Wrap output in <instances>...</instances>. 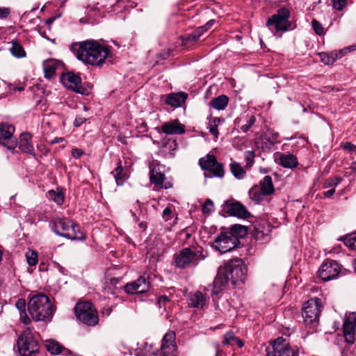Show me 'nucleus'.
I'll use <instances>...</instances> for the list:
<instances>
[{
	"instance_id": "nucleus-1",
	"label": "nucleus",
	"mask_w": 356,
	"mask_h": 356,
	"mask_svg": "<svg viewBox=\"0 0 356 356\" xmlns=\"http://www.w3.org/2000/svg\"><path fill=\"white\" fill-rule=\"evenodd\" d=\"M76 56L78 60L92 66H102L111 56V49L95 40H86L74 44Z\"/></svg>"
},
{
	"instance_id": "nucleus-2",
	"label": "nucleus",
	"mask_w": 356,
	"mask_h": 356,
	"mask_svg": "<svg viewBox=\"0 0 356 356\" xmlns=\"http://www.w3.org/2000/svg\"><path fill=\"white\" fill-rule=\"evenodd\" d=\"M28 310L31 317L35 321H49L54 312L49 297L43 293L30 296Z\"/></svg>"
},
{
	"instance_id": "nucleus-3",
	"label": "nucleus",
	"mask_w": 356,
	"mask_h": 356,
	"mask_svg": "<svg viewBox=\"0 0 356 356\" xmlns=\"http://www.w3.org/2000/svg\"><path fill=\"white\" fill-rule=\"evenodd\" d=\"M246 268L241 259H234L226 263L222 268H220L215 280V284H226L232 281L233 284L237 282H243L245 278Z\"/></svg>"
},
{
	"instance_id": "nucleus-4",
	"label": "nucleus",
	"mask_w": 356,
	"mask_h": 356,
	"mask_svg": "<svg viewBox=\"0 0 356 356\" xmlns=\"http://www.w3.org/2000/svg\"><path fill=\"white\" fill-rule=\"evenodd\" d=\"M204 258L201 248H185L174 255V261L176 267L187 268L197 266Z\"/></svg>"
},
{
	"instance_id": "nucleus-5",
	"label": "nucleus",
	"mask_w": 356,
	"mask_h": 356,
	"mask_svg": "<svg viewBox=\"0 0 356 356\" xmlns=\"http://www.w3.org/2000/svg\"><path fill=\"white\" fill-rule=\"evenodd\" d=\"M53 231L58 236L72 241H83V234L80 232L78 226L65 218H57L54 221Z\"/></svg>"
},
{
	"instance_id": "nucleus-6",
	"label": "nucleus",
	"mask_w": 356,
	"mask_h": 356,
	"mask_svg": "<svg viewBox=\"0 0 356 356\" xmlns=\"http://www.w3.org/2000/svg\"><path fill=\"white\" fill-rule=\"evenodd\" d=\"M322 308V302L319 298H312L305 302L302 312L305 324L312 327H316L318 323Z\"/></svg>"
},
{
	"instance_id": "nucleus-7",
	"label": "nucleus",
	"mask_w": 356,
	"mask_h": 356,
	"mask_svg": "<svg viewBox=\"0 0 356 356\" xmlns=\"http://www.w3.org/2000/svg\"><path fill=\"white\" fill-rule=\"evenodd\" d=\"M19 352L22 356H31L38 353L40 346L32 330L27 327L17 340Z\"/></svg>"
},
{
	"instance_id": "nucleus-8",
	"label": "nucleus",
	"mask_w": 356,
	"mask_h": 356,
	"mask_svg": "<svg viewBox=\"0 0 356 356\" xmlns=\"http://www.w3.org/2000/svg\"><path fill=\"white\" fill-rule=\"evenodd\" d=\"M199 165L204 170L205 178H222L225 175L223 165L217 161L214 155L207 154L200 159Z\"/></svg>"
},
{
	"instance_id": "nucleus-9",
	"label": "nucleus",
	"mask_w": 356,
	"mask_h": 356,
	"mask_svg": "<svg viewBox=\"0 0 356 356\" xmlns=\"http://www.w3.org/2000/svg\"><path fill=\"white\" fill-rule=\"evenodd\" d=\"M74 312L76 318L87 325L94 326L98 323L97 312L89 302L77 303L74 307Z\"/></svg>"
},
{
	"instance_id": "nucleus-10",
	"label": "nucleus",
	"mask_w": 356,
	"mask_h": 356,
	"mask_svg": "<svg viewBox=\"0 0 356 356\" xmlns=\"http://www.w3.org/2000/svg\"><path fill=\"white\" fill-rule=\"evenodd\" d=\"M266 356H298L296 346H291L283 337L275 339L271 346L266 348Z\"/></svg>"
},
{
	"instance_id": "nucleus-11",
	"label": "nucleus",
	"mask_w": 356,
	"mask_h": 356,
	"mask_svg": "<svg viewBox=\"0 0 356 356\" xmlns=\"http://www.w3.org/2000/svg\"><path fill=\"white\" fill-rule=\"evenodd\" d=\"M289 17V10L285 8H280L277 14L269 18L267 26L275 33V35H278L280 32L288 30L290 26Z\"/></svg>"
},
{
	"instance_id": "nucleus-12",
	"label": "nucleus",
	"mask_w": 356,
	"mask_h": 356,
	"mask_svg": "<svg viewBox=\"0 0 356 356\" xmlns=\"http://www.w3.org/2000/svg\"><path fill=\"white\" fill-rule=\"evenodd\" d=\"M239 241L229 232H221L213 242L211 246L220 253L231 251L237 247Z\"/></svg>"
},
{
	"instance_id": "nucleus-13",
	"label": "nucleus",
	"mask_w": 356,
	"mask_h": 356,
	"mask_svg": "<svg viewBox=\"0 0 356 356\" xmlns=\"http://www.w3.org/2000/svg\"><path fill=\"white\" fill-rule=\"evenodd\" d=\"M341 272V267L334 260L326 259L318 270V275L322 280L326 282L335 279Z\"/></svg>"
},
{
	"instance_id": "nucleus-14",
	"label": "nucleus",
	"mask_w": 356,
	"mask_h": 356,
	"mask_svg": "<svg viewBox=\"0 0 356 356\" xmlns=\"http://www.w3.org/2000/svg\"><path fill=\"white\" fill-rule=\"evenodd\" d=\"M150 287L149 282L145 275L140 276L137 280L128 283L124 286V290L129 293H143L147 292Z\"/></svg>"
},
{
	"instance_id": "nucleus-15",
	"label": "nucleus",
	"mask_w": 356,
	"mask_h": 356,
	"mask_svg": "<svg viewBox=\"0 0 356 356\" xmlns=\"http://www.w3.org/2000/svg\"><path fill=\"white\" fill-rule=\"evenodd\" d=\"M60 81L65 87L80 92L81 79L79 76L73 72H67L61 76Z\"/></svg>"
},
{
	"instance_id": "nucleus-16",
	"label": "nucleus",
	"mask_w": 356,
	"mask_h": 356,
	"mask_svg": "<svg viewBox=\"0 0 356 356\" xmlns=\"http://www.w3.org/2000/svg\"><path fill=\"white\" fill-rule=\"evenodd\" d=\"M175 334L174 332H167L163 338L161 346V354L163 356H173L172 353L175 350Z\"/></svg>"
},
{
	"instance_id": "nucleus-17",
	"label": "nucleus",
	"mask_w": 356,
	"mask_h": 356,
	"mask_svg": "<svg viewBox=\"0 0 356 356\" xmlns=\"http://www.w3.org/2000/svg\"><path fill=\"white\" fill-rule=\"evenodd\" d=\"M228 212L231 216L243 219L248 218L250 216L245 206L239 202L230 204L228 207Z\"/></svg>"
},
{
	"instance_id": "nucleus-18",
	"label": "nucleus",
	"mask_w": 356,
	"mask_h": 356,
	"mask_svg": "<svg viewBox=\"0 0 356 356\" xmlns=\"http://www.w3.org/2000/svg\"><path fill=\"white\" fill-rule=\"evenodd\" d=\"M187 97L188 95L183 92L170 93L166 96L165 102L172 107L177 108L181 106L186 101Z\"/></svg>"
},
{
	"instance_id": "nucleus-19",
	"label": "nucleus",
	"mask_w": 356,
	"mask_h": 356,
	"mask_svg": "<svg viewBox=\"0 0 356 356\" xmlns=\"http://www.w3.org/2000/svg\"><path fill=\"white\" fill-rule=\"evenodd\" d=\"M276 160L280 165L286 168L293 169L298 164L296 156L292 154H279Z\"/></svg>"
},
{
	"instance_id": "nucleus-20",
	"label": "nucleus",
	"mask_w": 356,
	"mask_h": 356,
	"mask_svg": "<svg viewBox=\"0 0 356 356\" xmlns=\"http://www.w3.org/2000/svg\"><path fill=\"white\" fill-rule=\"evenodd\" d=\"M19 149L25 153L34 155V148L31 143V135L28 133H23L20 136L19 142Z\"/></svg>"
},
{
	"instance_id": "nucleus-21",
	"label": "nucleus",
	"mask_w": 356,
	"mask_h": 356,
	"mask_svg": "<svg viewBox=\"0 0 356 356\" xmlns=\"http://www.w3.org/2000/svg\"><path fill=\"white\" fill-rule=\"evenodd\" d=\"M60 66V63L55 59L46 60L43 63V68L45 77L51 79L56 74L58 67Z\"/></svg>"
},
{
	"instance_id": "nucleus-22",
	"label": "nucleus",
	"mask_w": 356,
	"mask_h": 356,
	"mask_svg": "<svg viewBox=\"0 0 356 356\" xmlns=\"http://www.w3.org/2000/svg\"><path fill=\"white\" fill-rule=\"evenodd\" d=\"M161 129L163 133L168 135L181 134L185 131L184 127L176 122L164 123Z\"/></svg>"
},
{
	"instance_id": "nucleus-23",
	"label": "nucleus",
	"mask_w": 356,
	"mask_h": 356,
	"mask_svg": "<svg viewBox=\"0 0 356 356\" xmlns=\"http://www.w3.org/2000/svg\"><path fill=\"white\" fill-rule=\"evenodd\" d=\"M188 305L192 307L202 308L205 304V298L201 292L191 293L188 298Z\"/></svg>"
},
{
	"instance_id": "nucleus-24",
	"label": "nucleus",
	"mask_w": 356,
	"mask_h": 356,
	"mask_svg": "<svg viewBox=\"0 0 356 356\" xmlns=\"http://www.w3.org/2000/svg\"><path fill=\"white\" fill-rule=\"evenodd\" d=\"M250 198L257 203L263 202L269 195L258 185L254 186L249 191Z\"/></svg>"
},
{
	"instance_id": "nucleus-25",
	"label": "nucleus",
	"mask_w": 356,
	"mask_h": 356,
	"mask_svg": "<svg viewBox=\"0 0 356 356\" xmlns=\"http://www.w3.org/2000/svg\"><path fill=\"white\" fill-rule=\"evenodd\" d=\"M165 179V176L161 172H159L154 169H152L150 172V181L154 184V185L164 188H168L170 186L167 185H163Z\"/></svg>"
},
{
	"instance_id": "nucleus-26",
	"label": "nucleus",
	"mask_w": 356,
	"mask_h": 356,
	"mask_svg": "<svg viewBox=\"0 0 356 356\" xmlns=\"http://www.w3.org/2000/svg\"><path fill=\"white\" fill-rule=\"evenodd\" d=\"M15 307L19 312L21 321L25 325H29L31 323V318L29 317L25 311V300L24 299H19L15 303Z\"/></svg>"
},
{
	"instance_id": "nucleus-27",
	"label": "nucleus",
	"mask_w": 356,
	"mask_h": 356,
	"mask_svg": "<svg viewBox=\"0 0 356 356\" xmlns=\"http://www.w3.org/2000/svg\"><path fill=\"white\" fill-rule=\"evenodd\" d=\"M223 345L225 346H237L238 348H242L244 346V343L240 339L236 337L233 332H228L225 335L224 340L222 341Z\"/></svg>"
},
{
	"instance_id": "nucleus-28",
	"label": "nucleus",
	"mask_w": 356,
	"mask_h": 356,
	"mask_svg": "<svg viewBox=\"0 0 356 356\" xmlns=\"http://www.w3.org/2000/svg\"><path fill=\"white\" fill-rule=\"evenodd\" d=\"M229 102V99L225 95H220L216 98H213L210 102V105L215 109L220 111L225 108L227 106Z\"/></svg>"
},
{
	"instance_id": "nucleus-29",
	"label": "nucleus",
	"mask_w": 356,
	"mask_h": 356,
	"mask_svg": "<svg viewBox=\"0 0 356 356\" xmlns=\"http://www.w3.org/2000/svg\"><path fill=\"white\" fill-rule=\"evenodd\" d=\"M319 56L321 61L325 65L332 64L337 59L341 58L339 51L332 53L323 52L321 53Z\"/></svg>"
},
{
	"instance_id": "nucleus-30",
	"label": "nucleus",
	"mask_w": 356,
	"mask_h": 356,
	"mask_svg": "<svg viewBox=\"0 0 356 356\" xmlns=\"http://www.w3.org/2000/svg\"><path fill=\"white\" fill-rule=\"evenodd\" d=\"M260 186L267 194L270 195L274 192V186L273 184L272 178L266 175L264 178L259 182L258 185Z\"/></svg>"
},
{
	"instance_id": "nucleus-31",
	"label": "nucleus",
	"mask_w": 356,
	"mask_h": 356,
	"mask_svg": "<svg viewBox=\"0 0 356 356\" xmlns=\"http://www.w3.org/2000/svg\"><path fill=\"white\" fill-rule=\"evenodd\" d=\"M222 121L219 118H209V122L207 128L209 130V132L211 135H213L216 138L218 137L219 132L218 130V125Z\"/></svg>"
},
{
	"instance_id": "nucleus-32",
	"label": "nucleus",
	"mask_w": 356,
	"mask_h": 356,
	"mask_svg": "<svg viewBox=\"0 0 356 356\" xmlns=\"http://www.w3.org/2000/svg\"><path fill=\"white\" fill-rule=\"evenodd\" d=\"M230 170L232 175L238 179L244 178L245 170L243 168L240 163L237 162H232L230 163Z\"/></svg>"
},
{
	"instance_id": "nucleus-33",
	"label": "nucleus",
	"mask_w": 356,
	"mask_h": 356,
	"mask_svg": "<svg viewBox=\"0 0 356 356\" xmlns=\"http://www.w3.org/2000/svg\"><path fill=\"white\" fill-rule=\"evenodd\" d=\"M12 46L10 51L14 56L17 58H23L26 56L25 51L22 46L17 41H12Z\"/></svg>"
},
{
	"instance_id": "nucleus-34",
	"label": "nucleus",
	"mask_w": 356,
	"mask_h": 356,
	"mask_svg": "<svg viewBox=\"0 0 356 356\" xmlns=\"http://www.w3.org/2000/svg\"><path fill=\"white\" fill-rule=\"evenodd\" d=\"M229 232L232 233L233 236H236L238 240V238H243L248 234V229L241 225H234L231 227V232Z\"/></svg>"
},
{
	"instance_id": "nucleus-35",
	"label": "nucleus",
	"mask_w": 356,
	"mask_h": 356,
	"mask_svg": "<svg viewBox=\"0 0 356 356\" xmlns=\"http://www.w3.org/2000/svg\"><path fill=\"white\" fill-rule=\"evenodd\" d=\"M158 350L152 345L146 344L137 353V356H156Z\"/></svg>"
},
{
	"instance_id": "nucleus-36",
	"label": "nucleus",
	"mask_w": 356,
	"mask_h": 356,
	"mask_svg": "<svg viewBox=\"0 0 356 356\" xmlns=\"http://www.w3.org/2000/svg\"><path fill=\"white\" fill-rule=\"evenodd\" d=\"M46 348L51 354H59L63 350V347L58 342L54 341H47Z\"/></svg>"
},
{
	"instance_id": "nucleus-37",
	"label": "nucleus",
	"mask_w": 356,
	"mask_h": 356,
	"mask_svg": "<svg viewBox=\"0 0 356 356\" xmlns=\"http://www.w3.org/2000/svg\"><path fill=\"white\" fill-rule=\"evenodd\" d=\"M49 196L57 204L60 205L64 202V195L61 192H57L54 190L49 191Z\"/></svg>"
},
{
	"instance_id": "nucleus-38",
	"label": "nucleus",
	"mask_w": 356,
	"mask_h": 356,
	"mask_svg": "<svg viewBox=\"0 0 356 356\" xmlns=\"http://www.w3.org/2000/svg\"><path fill=\"white\" fill-rule=\"evenodd\" d=\"M112 173L113 174L117 185H122L124 180V175L123 168L120 165V163H119V165Z\"/></svg>"
},
{
	"instance_id": "nucleus-39",
	"label": "nucleus",
	"mask_w": 356,
	"mask_h": 356,
	"mask_svg": "<svg viewBox=\"0 0 356 356\" xmlns=\"http://www.w3.org/2000/svg\"><path fill=\"white\" fill-rule=\"evenodd\" d=\"M255 153L254 151H248L245 153V160L246 162L245 168L250 169L254 164Z\"/></svg>"
},
{
	"instance_id": "nucleus-40",
	"label": "nucleus",
	"mask_w": 356,
	"mask_h": 356,
	"mask_svg": "<svg viewBox=\"0 0 356 356\" xmlns=\"http://www.w3.org/2000/svg\"><path fill=\"white\" fill-rule=\"evenodd\" d=\"M26 258L30 266H35L38 262V254L35 251H29L26 252Z\"/></svg>"
},
{
	"instance_id": "nucleus-41",
	"label": "nucleus",
	"mask_w": 356,
	"mask_h": 356,
	"mask_svg": "<svg viewBox=\"0 0 356 356\" xmlns=\"http://www.w3.org/2000/svg\"><path fill=\"white\" fill-rule=\"evenodd\" d=\"M214 210V205L210 199H207L202 206V212L204 214L209 215Z\"/></svg>"
},
{
	"instance_id": "nucleus-42",
	"label": "nucleus",
	"mask_w": 356,
	"mask_h": 356,
	"mask_svg": "<svg viewBox=\"0 0 356 356\" xmlns=\"http://www.w3.org/2000/svg\"><path fill=\"white\" fill-rule=\"evenodd\" d=\"M341 181V178L339 177H335L332 179H329L325 181L324 185L325 187H332V188H334L338 186L339 184H340Z\"/></svg>"
},
{
	"instance_id": "nucleus-43",
	"label": "nucleus",
	"mask_w": 356,
	"mask_h": 356,
	"mask_svg": "<svg viewBox=\"0 0 356 356\" xmlns=\"http://www.w3.org/2000/svg\"><path fill=\"white\" fill-rule=\"evenodd\" d=\"M312 24L313 29L317 35H321L324 34V29L319 22H318L316 19H313Z\"/></svg>"
},
{
	"instance_id": "nucleus-44",
	"label": "nucleus",
	"mask_w": 356,
	"mask_h": 356,
	"mask_svg": "<svg viewBox=\"0 0 356 356\" xmlns=\"http://www.w3.org/2000/svg\"><path fill=\"white\" fill-rule=\"evenodd\" d=\"M256 121L255 117L253 115H251L249 119L247 120V122L245 124H243L241 127V130L243 133H246L250 127L254 124Z\"/></svg>"
},
{
	"instance_id": "nucleus-45",
	"label": "nucleus",
	"mask_w": 356,
	"mask_h": 356,
	"mask_svg": "<svg viewBox=\"0 0 356 356\" xmlns=\"http://www.w3.org/2000/svg\"><path fill=\"white\" fill-rule=\"evenodd\" d=\"M344 243L351 249H356V233L353 236L346 238L344 240Z\"/></svg>"
},
{
	"instance_id": "nucleus-46",
	"label": "nucleus",
	"mask_w": 356,
	"mask_h": 356,
	"mask_svg": "<svg viewBox=\"0 0 356 356\" xmlns=\"http://www.w3.org/2000/svg\"><path fill=\"white\" fill-rule=\"evenodd\" d=\"M347 3V0H332V6L337 10H343Z\"/></svg>"
},
{
	"instance_id": "nucleus-47",
	"label": "nucleus",
	"mask_w": 356,
	"mask_h": 356,
	"mask_svg": "<svg viewBox=\"0 0 356 356\" xmlns=\"http://www.w3.org/2000/svg\"><path fill=\"white\" fill-rule=\"evenodd\" d=\"M174 215L170 207H166L162 213V218L165 222H168L173 218Z\"/></svg>"
},
{
	"instance_id": "nucleus-48",
	"label": "nucleus",
	"mask_w": 356,
	"mask_h": 356,
	"mask_svg": "<svg viewBox=\"0 0 356 356\" xmlns=\"http://www.w3.org/2000/svg\"><path fill=\"white\" fill-rule=\"evenodd\" d=\"M199 38H200V37L197 36V35L195 34V33L193 32V33L187 35L184 38H183V41L185 42H189V41L196 42V41L198 40Z\"/></svg>"
},
{
	"instance_id": "nucleus-49",
	"label": "nucleus",
	"mask_w": 356,
	"mask_h": 356,
	"mask_svg": "<svg viewBox=\"0 0 356 356\" xmlns=\"http://www.w3.org/2000/svg\"><path fill=\"white\" fill-rule=\"evenodd\" d=\"M10 14V8L7 7H0V19H6Z\"/></svg>"
},
{
	"instance_id": "nucleus-50",
	"label": "nucleus",
	"mask_w": 356,
	"mask_h": 356,
	"mask_svg": "<svg viewBox=\"0 0 356 356\" xmlns=\"http://www.w3.org/2000/svg\"><path fill=\"white\" fill-rule=\"evenodd\" d=\"M169 302V298L166 296H162L159 297L158 300V305L160 308L163 307L164 309L166 308V304Z\"/></svg>"
},
{
	"instance_id": "nucleus-51",
	"label": "nucleus",
	"mask_w": 356,
	"mask_h": 356,
	"mask_svg": "<svg viewBox=\"0 0 356 356\" xmlns=\"http://www.w3.org/2000/svg\"><path fill=\"white\" fill-rule=\"evenodd\" d=\"M84 154L81 149L74 148L72 149V155L75 159H79Z\"/></svg>"
},
{
	"instance_id": "nucleus-52",
	"label": "nucleus",
	"mask_w": 356,
	"mask_h": 356,
	"mask_svg": "<svg viewBox=\"0 0 356 356\" xmlns=\"http://www.w3.org/2000/svg\"><path fill=\"white\" fill-rule=\"evenodd\" d=\"M356 49V46L355 45H351L350 47H346V48H343L342 49H340L339 50V57H343V51H353Z\"/></svg>"
},
{
	"instance_id": "nucleus-53",
	"label": "nucleus",
	"mask_w": 356,
	"mask_h": 356,
	"mask_svg": "<svg viewBox=\"0 0 356 356\" xmlns=\"http://www.w3.org/2000/svg\"><path fill=\"white\" fill-rule=\"evenodd\" d=\"M343 148L350 152H355L356 150V146L350 143H346L343 145Z\"/></svg>"
},
{
	"instance_id": "nucleus-54",
	"label": "nucleus",
	"mask_w": 356,
	"mask_h": 356,
	"mask_svg": "<svg viewBox=\"0 0 356 356\" xmlns=\"http://www.w3.org/2000/svg\"><path fill=\"white\" fill-rule=\"evenodd\" d=\"M86 118H81V117H76L74 122V126L76 127H79L81 126L84 122L86 121Z\"/></svg>"
},
{
	"instance_id": "nucleus-55",
	"label": "nucleus",
	"mask_w": 356,
	"mask_h": 356,
	"mask_svg": "<svg viewBox=\"0 0 356 356\" xmlns=\"http://www.w3.org/2000/svg\"><path fill=\"white\" fill-rule=\"evenodd\" d=\"M335 192V189L334 188H331L330 190L327 191H325L324 193V197H330L333 195V194Z\"/></svg>"
},
{
	"instance_id": "nucleus-56",
	"label": "nucleus",
	"mask_w": 356,
	"mask_h": 356,
	"mask_svg": "<svg viewBox=\"0 0 356 356\" xmlns=\"http://www.w3.org/2000/svg\"><path fill=\"white\" fill-rule=\"evenodd\" d=\"M130 3L129 0H118L117 5L119 6H127Z\"/></svg>"
},
{
	"instance_id": "nucleus-57",
	"label": "nucleus",
	"mask_w": 356,
	"mask_h": 356,
	"mask_svg": "<svg viewBox=\"0 0 356 356\" xmlns=\"http://www.w3.org/2000/svg\"><path fill=\"white\" fill-rule=\"evenodd\" d=\"M278 134L275 133L272 134V143L277 142Z\"/></svg>"
},
{
	"instance_id": "nucleus-58",
	"label": "nucleus",
	"mask_w": 356,
	"mask_h": 356,
	"mask_svg": "<svg viewBox=\"0 0 356 356\" xmlns=\"http://www.w3.org/2000/svg\"><path fill=\"white\" fill-rule=\"evenodd\" d=\"M63 140V138H56L53 140L51 141V144L58 143Z\"/></svg>"
},
{
	"instance_id": "nucleus-59",
	"label": "nucleus",
	"mask_w": 356,
	"mask_h": 356,
	"mask_svg": "<svg viewBox=\"0 0 356 356\" xmlns=\"http://www.w3.org/2000/svg\"><path fill=\"white\" fill-rule=\"evenodd\" d=\"M193 32L195 33V34H197V36L199 37H200L203 34L202 31H201V29H200L199 28L195 29Z\"/></svg>"
},
{
	"instance_id": "nucleus-60",
	"label": "nucleus",
	"mask_w": 356,
	"mask_h": 356,
	"mask_svg": "<svg viewBox=\"0 0 356 356\" xmlns=\"http://www.w3.org/2000/svg\"><path fill=\"white\" fill-rule=\"evenodd\" d=\"M10 90H13L14 91L15 90H18V91H23L24 90V88L23 86H20V87H18V88H10Z\"/></svg>"
},
{
	"instance_id": "nucleus-61",
	"label": "nucleus",
	"mask_w": 356,
	"mask_h": 356,
	"mask_svg": "<svg viewBox=\"0 0 356 356\" xmlns=\"http://www.w3.org/2000/svg\"><path fill=\"white\" fill-rule=\"evenodd\" d=\"M214 22H215V21H214V20H213V19H211V20H209V22H208L205 25H206L207 26H208V27H209V29L211 26H213V25Z\"/></svg>"
},
{
	"instance_id": "nucleus-62",
	"label": "nucleus",
	"mask_w": 356,
	"mask_h": 356,
	"mask_svg": "<svg viewBox=\"0 0 356 356\" xmlns=\"http://www.w3.org/2000/svg\"><path fill=\"white\" fill-rule=\"evenodd\" d=\"M199 29H201V31H202V33H203L204 32L207 31L209 29V27L207 26L206 25H204V26L199 27Z\"/></svg>"
},
{
	"instance_id": "nucleus-63",
	"label": "nucleus",
	"mask_w": 356,
	"mask_h": 356,
	"mask_svg": "<svg viewBox=\"0 0 356 356\" xmlns=\"http://www.w3.org/2000/svg\"><path fill=\"white\" fill-rule=\"evenodd\" d=\"M138 225H139V227H140V228L144 229L146 228V226H147L146 222H140V223L138 224Z\"/></svg>"
},
{
	"instance_id": "nucleus-64",
	"label": "nucleus",
	"mask_w": 356,
	"mask_h": 356,
	"mask_svg": "<svg viewBox=\"0 0 356 356\" xmlns=\"http://www.w3.org/2000/svg\"><path fill=\"white\" fill-rule=\"evenodd\" d=\"M54 19H55V18L50 17V18L47 19L46 22H47V24H51L54 21Z\"/></svg>"
}]
</instances>
